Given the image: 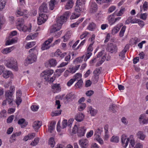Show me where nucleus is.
Here are the masks:
<instances>
[{"mask_svg": "<svg viewBox=\"0 0 148 148\" xmlns=\"http://www.w3.org/2000/svg\"><path fill=\"white\" fill-rule=\"evenodd\" d=\"M37 59V56L36 54L33 53L30 54L25 59V65H27L28 64H31L35 62Z\"/></svg>", "mask_w": 148, "mask_h": 148, "instance_id": "20e7f679", "label": "nucleus"}, {"mask_svg": "<svg viewBox=\"0 0 148 148\" xmlns=\"http://www.w3.org/2000/svg\"><path fill=\"white\" fill-rule=\"evenodd\" d=\"M13 87H11V88H12L11 91H8L6 92L5 94L6 99L3 101L2 103V105L4 106L6 104V102L7 101L9 104L10 105H12V102L13 99L12 97V92L14 91Z\"/></svg>", "mask_w": 148, "mask_h": 148, "instance_id": "f257e3e1", "label": "nucleus"}, {"mask_svg": "<svg viewBox=\"0 0 148 148\" xmlns=\"http://www.w3.org/2000/svg\"><path fill=\"white\" fill-rule=\"evenodd\" d=\"M96 27L95 24L94 23H92L89 24L88 27V29L89 30H93L95 29Z\"/></svg>", "mask_w": 148, "mask_h": 148, "instance_id": "ea45409f", "label": "nucleus"}, {"mask_svg": "<svg viewBox=\"0 0 148 148\" xmlns=\"http://www.w3.org/2000/svg\"><path fill=\"white\" fill-rule=\"evenodd\" d=\"M12 72L9 71H6L3 72V76L5 78H7L12 75Z\"/></svg>", "mask_w": 148, "mask_h": 148, "instance_id": "2f4dec72", "label": "nucleus"}, {"mask_svg": "<svg viewBox=\"0 0 148 148\" xmlns=\"http://www.w3.org/2000/svg\"><path fill=\"white\" fill-rule=\"evenodd\" d=\"M73 79H71L67 83V85L68 86H70L75 82Z\"/></svg>", "mask_w": 148, "mask_h": 148, "instance_id": "680f3d73", "label": "nucleus"}, {"mask_svg": "<svg viewBox=\"0 0 148 148\" xmlns=\"http://www.w3.org/2000/svg\"><path fill=\"white\" fill-rule=\"evenodd\" d=\"M22 101V100L21 99V97H16V103L17 105H19L21 103V102Z\"/></svg>", "mask_w": 148, "mask_h": 148, "instance_id": "052dcab7", "label": "nucleus"}, {"mask_svg": "<svg viewBox=\"0 0 148 148\" xmlns=\"http://www.w3.org/2000/svg\"><path fill=\"white\" fill-rule=\"evenodd\" d=\"M86 130V128L84 127H78L77 125H75L73 129V132L74 134L77 132L78 136L81 137L84 136Z\"/></svg>", "mask_w": 148, "mask_h": 148, "instance_id": "f03ea898", "label": "nucleus"}, {"mask_svg": "<svg viewBox=\"0 0 148 148\" xmlns=\"http://www.w3.org/2000/svg\"><path fill=\"white\" fill-rule=\"evenodd\" d=\"M134 148H143V146L141 144L138 143L136 145Z\"/></svg>", "mask_w": 148, "mask_h": 148, "instance_id": "774afa93", "label": "nucleus"}, {"mask_svg": "<svg viewBox=\"0 0 148 148\" xmlns=\"http://www.w3.org/2000/svg\"><path fill=\"white\" fill-rule=\"evenodd\" d=\"M147 14L146 13L142 14L140 15V18L143 20H145L147 18Z\"/></svg>", "mask_w": 148, "mask_h": 148, "instance_id": "6e6d98bb", "label": "nucleus"}, {"mask_svg": "<svg viewBox=\"0 0 148 148\" xmlns=\"http://www.w3.org/2000/svg\"><path fill=\"white\" fill-rule=\"evenodd\" d=\"M66 17H65L63 15L58 17L56 20V22L58 23H61V25L64 22L67 21Z\"/></svg>", "mask_w": 148, "mask_h": 148, "instance_id": "b1692460", "label": "nucleus"}, {"mask_svg": "<svg viewBox=\"0 0 148 148\" xmlns=\"http://www.w3.org/2000/svg\"><path fill=\"white\" fill-rule=\"evenodd\" d=\"M52 91L54 93L58 92L60 91V88L59 84H53L52 86Z\"/></svg>", "mask_w": 148, "mask_h": 148, "instance_id": "dca6fc26", "label": "nucleus"}, {"mask_svg": "<svg viewBox=\"0 0 148 148\" xmlns=\"http://www.w3.org/2000/svg\"><path fill=\"white\" fill-rule=\"evenodd\" d=\"M17 38H14L12 39L11 40H8L6 43V45H9L12 44L16 43L17 42Z\"/></svg>", "mask_w": 148, "mask_h": 148, "instance_id": "c85d7f7f", "label": "nucleus"}, {"mask_svg": "<svg viewBox=\"0 0 148 148\" xmlns=\"http://www.w3.org/2000/svg\"><path fill=\"white\" fill-rule=\"evenodd\" d=\"M53 71L52 69L47 70L43 71L41 74V77H43L46 81L49 80L50 76L53 73Z\"/></svg>", "mask_w": 148, "mask_h": 148, "instance_id": "39448f33", "label": "nucleus"}, {"mask_svg": "<svg viewBox=\"0 0 148 148\" xmlns=\"http://www.w3.org/2000/svg\"><path fill=\"white\" fill-rule=\"evenodd\" d=\"M69 70L71 73H74L77 70V67H73L71 69H70Z\"/></svg>", "mask_w": 148, "mask_h": 148, "instance_id": "e2e57ef3", "label": "nucleus"}, {"mask_svg": "<svg viewBox=\"0 0 148 148\" xmlns=\"http://www.w3.org/2000/svg\"><path fill=\"white\" fill-rule=\"evenodd\" d=\"M14 49V47H11L9 48H7L2 50L1 52L4 54H6L10 52Z\"/></svg>", "mask_w": 148, "mask_h": 148, "instance_id": "cd10ccee", "label": "nucleus"}, {"mask_svg": "<svg viewBox=\"0 0 148 148\" xmlns=\"http://www.w3.org/2000/svg\"><path fill=\"white\" fill-rule=\"evenodd\" d=\"M61 114V112H52L51 114V116H57Z\"/></svg>", "mask_w": 148, "mask_h": 148, "instance_id": "69168bd1", "label": "nucleus"}, {"mask_svg": "<svg viewBox=\"0 0 148 148\" xmlns=\"http://www.w3.org/2000/svg\"><path fill=\"white\" fill-rule=\"evenodd\" d=\"M59 0H51L49 2V8L51 10H53L55 6L58 4Z\"/></svg>", "mask_w": 148, "mask_h": 148, "instance_id": "6ab92c4d", "label": "nucleus"}, {"mask_svg": "<svg viewBox=\"0 0 148 148\" xmlns=\"http://www.w3.org/2000/svg\"><path fill=\"white\" fill-rule=\"evenodd\" d=\"M83 82L82 79H80L75 84V86L77 88H81L82 86Z\"/></svg>", "mask_w": 148, "mask_h": 148, "instance_id": "7c9ffc66", "label": "nucleus"}, {"mask_svg": "<svg viewBox=\"0 0 148 148\" xmlns=\"http://www.w3.org/2000/svg\"><path fill=\"white\" fill-rule=\"evenodd\" d=\"M27 10H22L20 8H18L16 12V14L17 16H19L25 14Z\"/></svg>", "mask_w": 148, "mask_h": 148, "instance_id": "aec40b11", "label": "nucleus"}, {"mask_svg": "<svg viewBox=\"0 0 148 148\" xmlns=\"http://www.w3.org/2000/svg\"><path fill=\"white\" fill-rule=\"evenodd\" d=\"M139 123L141 125L147 124L148 123V119L147 118H146L139 121Z\"/></svg>", "mask_w": 148, "mask_h": 148, "instance_id": "de8ad7c7", "label": "nucleus"}, {"mask_svg": "<svg viewBox=\"0 0 148 148\" xmlns=\"http://www.w3.org/2000/svg\"><path fill=\"white\" fill-rule=\"evenodd\" d=\"M35 42H30L27 43L26 46L25 48L27 49H28L34 46L35 45Z\"/></svg>", "mask_w": 148, "mask_h": 148, "instance_id": "e433bc0d", "label": "nucleus"}, {"mask_svg": "<svg viewBox=\"0 0 148 148\" xmlns=\"http://www.w3.org/2000/svg\"><path fill=\"white\" fill-rule=\"evenodd\" d=\"M80 15V14H76L75 13H74L72 14L71 15L70 19H75L77 18Z\"/></svg>", "mask_w": 148, "mask_h": 148, "instance_id": "09e8293b", "label": "nucleus"}, {"mask_svg": "<svg viewBox=\"0 0 148 148\" xmlns=\"http://www.w3.org/2000/svg\"><path fill=\"white\" fill-rule=\"evenodd\" d=\"M49 144L51 147H53L55 144V142L53 138H51L49 141Z\"/></svg>", "mask_w": 148, "mask_h": 148, "instance_id": "f704fd0d", "label": "nucleus"}, {"mask_svg": "<svg viewBox=\"0 0 148 148\" xmlns=\"http://www.w3.org/2000/svg\"><path fill=\"white\" fill-rule=\"evenodd\" d=\"M122 145L123 147L125 148L127 146L130 139L127 138V136L125 134L123 135L121 137Z\"/></svg>", "mask_w": 148, "mask_h": 148, "instance_id": "9b49d317", "label": "nucleus"}, {"mask_svg": "<svg viewBox=\"0 0 148 148\" xmlns=\"http://www.w3.org/2000/svg\"><path fill=\"white\" fill-rule=\"evenodd\" d=\"M123 25V24H121L120 25H117L112 30L111 34L113 35L116 34L119 32L121 27Z\"/></svg>", "mask_w": 148, "mask_h": 148, "instance_id": "5701e85b", "label": "nucleus"}, {"mask_svg": "<svg viewBox=\"0 0 148 148\" xmlns=\"http://www.w3.org/2000/svg\"><path fill=\"white\" fill-rule=\"evenodd\" d=\"M110 141L112 142L117 143L119 141V138L118 136L114 137L113 136L110 139Z\"/></svg>", "mask_w": 148, "mask_h": 148, "instance_id": "c03bdc74", "label": "nucleus"}, {"mask_svg": "<svg viewBox=\"0 0 148 148\" xmlns=\"http://www.w3.org/2000/svg\"><path fill=\"white\" fill-rule=\"evenodd\" d=\"M21 132H16L15 133H13L12 136H11L10 138L13 139H14L13 138H14L16 136H19L21 135Z\"/></svg>", "mask_w": 148, "mask_h": 148, "instance_id": "603ef678", "label": "nucleus"}, {"mask_svg": "<svg viewBox=\"0 0 148 148\" xmlns=\"http://www.w3.org/2000/svg\"><path fill=\"white\" fill-rule=\"evenodd\" d=\"M84 57V56L83 55L81 57H79L77 58L75 60L74 62H78L79 63H81L83 61V59Z\"/></svg>", "mask_w": 148, "mask_h": 148, "instance_id": "a18cd8bd", "label": "nucleus"}, {"mask_svg": "<svg viewBox=\"0 0 148 148\" xmlns=\"http://www.w3.org/2000/svg\"><path fill=\"white\" fill-rule=\"evenodd\" d=\"M39 142V139L38 138H36L30 144V145L33 146H36Z\"/></svg>", "mask_w": 148, "mask_h": 148, "instance_id": "58836bf2", "label": "nucleus"}, {"mask_svg": "<svg viewBox=\"0 0 148 148\" xmlns=\"http://www.w3.org/2000/svg\"><path fill=\"white\" fill-rule=\"evenodd\" d=\"M67 121L66 119L64 120L62 122V127L60 126V121L59 120L57 124V130L60 132L61 131V128L64 129L66 127L67 125Z\"/></svg>", "mask_w": 148, "mask_h": 148, "instance_id": "9d476101", "label": "nucleus"}, {"mask_svg": "<svg viewBox=\"0 0 148 148\" xmlns=\"http://www.w3.org/2000/svg\"><path fill=\"white\" fill-rule=\"evenodd\" d=\"M130 148H134L135 145L134 140L133 139H130Z\"/></svg>", "mask_w": 148, "mask_h": 148, "instance_id": "8fccbe9b", "label": "nucleus"}, {"mask_svg": "<svg viewBox=\"0 0 148 148\" xmlns=\"http://www.w3.org/2000/svg\"><path fill=\"white\" fill-rule=\"evenodd\" d=\"M80 105L79 106L78 109L79 111L84 110L86 107V104L85 103L80 104Z\"/></svg>", "mask_w": 148, "mask_h": 148, "instance_id": "79ce46f5", "label": "nucleus"}, {"mask_svg": "<svg viewBox=\"0 0 148 148\" xmlns=\"http://www.w3.org/2000/svg\"><path fill=\"white\" fill-rule=\"evenodd\" d=\"M94 93V92L92 90H90L87 91L86 94L88 96H91Z\"/></svg>", "mask_w": 148, "mask_h": 148, "instance_id": "864d4df0", "label": "nucleus"}, {"mask_svg": "<svg viewBox=\"0 0 148 148\" xmlns=\"http://www.w3.org/2000/svg\"><path fill=\"white\" fill-rule=\"evenodd\" d=\"M126 28V27L125 25L123 26L122 28L119 32V36L120 37H122L123 36L124 34L125 30Z\"/></svg>", "mask_w": 148, "mask_h": 148, "instance_id": "c9c22d12", "label": "nucleus"}, {"mask_svg": "<svg viewBox=\"0 0 148 148\" xmlns=\"http://www.w3.org/2000/svg\"><path fill=\"white\" fill-rule=\"evenodd\" d=\"M75 7V11L77 12H79L81 11L82 5L84 4V0H77Z\"/></svg>", "mask_w": 148, "mask_h": 148, "instance_id": "1a4fd4ad", "label": "nucleus"}, {"mask_svg": "<svg viewBox=\"0 0 148 148\" xmlns=\"http://www.w3.org/2000/svg\"><path fill=\"white\" fill-rule=\"evenodd\" d=\"M39 108L38 106L32 105L31 107V109L32 111H37Z\"/></svg>", "mask_w": 148, "mask_h": 148, "instance_id": "3c124183", "label": "nucleus"}, {"mask_svg": "<svg viewBox=\"0 0 148 148\" xmlns=\"http://www.w3.org/2000/svg\"><path fill=\"white\" fill-rule=\"evenodd\" d=\"M14 117L13 115H12L9 116L7 120V123H11L14 119Z\"/></svg>", "mask_w": 148, "mask_h": 148, "instance_id": "5fc2aeb1", "label": "nucleus"}, {"mask_svg": "<svg viewBox=\"0 0 148 148\" xmlns=\"http://www.w3.org/2000/svg\"><path fill=\"white\" fill-rule=\"evenodd\" d=\"M97 9V4L95 2H92L90 4V11L91 13L96 12Z\"/></svg>", "mask_w": 148, "mask_h": 148, "instance_id": "a878e982", "label": "nucleus"}, {"mask_svg": "<svg viewBox=\"0 0 148 148\" xmlns=\"http://www.w3.org/2000/svg\"><path fill=\"white\" fill-rule=\"evenodd\" d=\"M57 63L56 60L52 58L48 61V63L47 64H46V66L47 67H54Z\"/></svg>", "mask_w": 148, "mask_h": 148, "instance_id": "f3484780", "label": "nucleus"}, {"mask_svg": "<svg viewBox=\"0 0 148 148\" xmlns=\"http://www.w3.org/2000/svg\"><path fill=\"white\" fill-rule=\"evenodd\" d=\"M75 97V95L72 92H71L67 94L65 98L67 100H68L70 99H74Z\"/></svg>", "mask_w": 148, "mask_h": 148, "instance_id": "c756f323", "label": "nucleus"}, {"mask_svg": "<svg viewBox=\"0 0 148 148\" xmlns=\"http://www.w3.org/2000/svg\"><path fill=\"white\" fill-rule=\"evenodd\" d=\"M79 144L82 148H86L88 145V141L86 139H81L79 140Z\"/></svg>", "mask_w": 148, "mask_h": 148, "instance_id": "2eb2a0df", "label": "nucleus"}, {"mask_svg": "<svg viewBox=\"0 0 148 148\" xmlns=\"http://www.w3.org/2000/svg\"><path fill=\"white\" fill-rule=\"evenodd\" d=\"M128 49V46L126 45L124 49L120 53L119 56L121 59H123L125 57V54Z\"/></svg>", "mask_w": 148, "mask_h": 148, "instance_id": "393cba45", "label": "nucleus"}, {"mask_svg": "<svg viewBox=\"0 0 148 148\" xmlns=\"http://www.w3.org/2000/svg\"><path fill=\"white\" fill-rule=\"evenodd\" d=\"M73 4V3L72 0H70L66 4L65 6V9L66 10H69L71 9Z\"/></svg>", "mask_w": 148, "mask_h": 148, "instance_id": "bb28decb", "label": "nucleus"}, {"mask_svg": "<svg viewBox=\"0 0 148 148\" xmlns=\"http://www.w3.org/2000/svg\"><path fill=\"white\" fill-rule=\"evenodd\" d=\"M47 16L46 14H39V16L38 18V23L41 25L44 23L47 19Z\"/></svg>", "mask_w": 148, "mask_h": 148, "instance_id": "0eeeda50", "label": "nucleus"}, {"mask_svg": "<svg viewBox=\"0 0 148 148\" xmlns=\"http://www.w3.org/2000/svg\"><path fill=\"white\" fill-rule=\"evenodd\" d=\"M6 1L5 0H1L0 3V10H1L4 8L6 4Z\"/></svg>", "mask_w": 148, "mask_h": 148, "instance_id": "37998d69", "label": "nucleus"}, {"mask_svg": "<svg viewBox=\"0 0 148 148\" xmlns=\"http://www.w3.org/2000/svg\"><path fill=\"white\" fill-rule=\"evenodd\" d=\"M24 21V19L22 18H19L18 19V25L17 27H22Z\"/></svg>", "mask_w": 148, "mask_h": 148, "instance_id": "72a5a7b5", "label": "nucleus"}, {"mask_svg": "<svg viewBox=\"0 0 148 148\" xmlns=\"http://www.w3.org/2000/svg\"><path fill=\"white\" fill-rule=\"evenodd\" d=\"M53 39V38L51 37L45 41L42 46L41 49L44 50L49 49L50 47V44L52 41Z\"/></svg>", "mask_w": 148, "mask_h": 148, "instance_id": "6e6552de", "label": "nucleus"}, {"mask_svg": "<svg viewBox=\"0 0 148 148\" xmlns=\"http://www.w3.org/2000/svg\"><path fill=\"white\" fill-rule=\"evenodd\" d=\"M125 10V8H122L119 12L116 14L117 16H121L122 14L123 13V12Z\"/></svg>", "mask_w": 148, "mask_h": 148, "instance_id": "13d9d810", "label": "nucleus"}, {"mask_svg": "<svg viewBox=\"0 0 148 148\" xmlns=\"http://www.w3.org/2000/svg\"><path fill=\"white\" fill-rule=\"evenodd\" d=\"M109 108L110 110L114 111L117 110L118 107L116 105L113 104L110 106Z\"/></svg>", "mask_w": 148, "mask_h": 148, "instance_id": "a19ab883", "label": "nucleus"}, {"mask_svg": "<svg viewBox=\"0 0 148 148\" xmlns=\"http://www.w3.org/2000/svg\"><path fill=\"white\" fill-rule=\"evenodd\" d=\"M82 74L81 73H78L75 75L73 79L75 81L76 80L78 81L79 80L82 79Z\"/></svg>", "mask_w": 148, "mask_h": 148, "instance_id": "473e14b6", "label": "nucleus"}, {"mask_svg": "<svg viewBox=\"0 0 148 148\" xmlns=\"http://www.w3.org/2000/svg\"><path fill=\"white\" fill-rule=\"evenodd\" d=\"M42 125V123L41 121H35L33 123L32 127L36 131H37Z\"/></svg>", "mask_w": 148, "mask_h": 148, "instance_id": "4468645a", "label": "nucleus"}, {"mask_svg": "<svg viewBox=\"0 0 148 148\" xmlns=\"http://www.w3.org/2000/svg\"><path fill=\"white\" fill-rule=\"evenodd\" d=\"M148 3L146 1H145L143 5V7L144 10H147V8L148 7Z\"/></svg>", "mask_w": 148, "mask_h": 148, "instance_id": "338daca9", "label": "nucleus"}, {"mask_svg": "<svg viewBox=\"0 0 148 148\" xmlns=\"http://www.w3.org/2000/svg\"><path fill=\"white\" fill-rule=\"evenodd\" d=\"M106 50L111 53H115L117 51V47L115 44L109 43L108 44Z\"/></svg>", "mask_w": 148, "mask_h": 148, "instance_id": "423d86ee", "label": "nucleus"}, {"mask_svg": "<svg viewBox=\"0 0 148 148\" xmlns=\"http://www.w3.org/2000/svg\"><path fill=\"white\" fill-rule=\"evenodd\" d=\"M92 54V53L90 52H88L86 55V56L85 57V58L84 59V60L85 61H86L91 56V55Z\"/></svg>", "mask_w": 148, "mask_h": 148, "instance_id": "bf43d9fd", "label": "nucleus"}, {"mask_svg": "<svg viewBox=\"0 0 148 148\" xmlns=\"http://www.w3.org/2000/svg\"><path fill=\"white\" fill-rule=\"evenodd\" d=\"M61 24L56 23L53 25L51 27V29L50 30L51 33H53L60 30L62 26Z\"/></svg>", "mask_w": 148, "mask_h": 148, "instance_id": "f8f14e48", "label": "nucleus"}, {"mask_svg": "<svg viewBox=\"0 0 148 148\" xmlns=\"http://www.w3.org/2000/svg\"><path fill=\"white\" fill-rule=\"evenodd\" d=\"M39 14H43V13H47L49 11L47 8V5L45 3H42L39 8Z\"/></svg>", "mask_w": 148, "mask_h": 148, "instance_id": "ddd939ff", "label": "nucleus"}, {"mask_svg": "<svg viewBox=\"0 0 148 148\" xmlns=\"http://www.w3.org/2000/svg\"><path fill=\"white\" fill-rule=\"evenodd\" d=\"M56 123V121H54L51 122L49 125H48V131L50 133L52 132L54 130L55 125Z\"/></svg>", "mask_w": 148, "mask_h": 148, "instance_id": "a211bd4d", "label": "nucleus"}, {"mask_svg": "<svg viewBox=\"0 0 148 148\" xmlns=\"http://www.w3.org/2000/svg\"><path fill=\"white\" fill-rule=\"evenodd\" d=\"M75 119L78 122H81L83 121L84 118V114L81 113H79L75 116Z\"/></svg>", "mask_w": 148, "mask_h": 148, "instance_id": "4be33fe9", "label": "nucleus"}, {"mask_svg": "<svg viewBox=\"0 0 148 148\" xmlns=\"http://www.w3.org/2000/svg\"><path fill=\"white\" fill-rule=\"evenodd\" d=\"M88 34V33L86 32H84L82 34L80 37V38L81 39H82L86 37L87 36V35Z\"/></svg>", "mask_w": 148, "mask_h": 148, "instance_id": "4d7b16f0", "label": "nucleus"}, {"mask_svg": "<svg viewBox=\"0 0 148 148\" xmlns=\"http://www.w3.org/2000/svg\"><path fill=\"white\" fill-rule=\"evenodd\" d=\"M113 16V15H110L108 18V21L109 22V23L110 25H111L113 24L115 22V21L114 19V18L112 17Z\"/></svg>", "mask_w": 148, "mask_h": 148, "instance_id": "4c0bfd02", "label": "nucleus"}, {"mask_svg": "<svg viewBox=\"0 0 148 148\" xmlns=\"http://www.w3.org/2000/svg\"><path fill=\"white\" fill-rule=\"evenodd\" d=\"M137 138L142 140H143L146 137V135L143 132L139 131L136 134Z\"/></svg>", "mask_w": 148, "mask_h": 148, "instance_id": "412c9836", "label": "nucleus"}, {"mask_svg": "<svg viewBox=\"0 0 148 148\" xmlns=\"http://www.w3.org/2000/svg\"><path fill=\"white\" fill-rule=\"evenodd\" d=\"M7 66L8 67L17 70L18 67L16 60L12 58H11L8 60Z\"/></svg>", "mask_w": 148, "mask_h": 148, "instance_id": "7ed1b4c3", "label": "nucleus"}, {"mask_svg": "<svg viewBox=\"0 0 148 148\" xmlns=\"http://www.w3.org/2000/svg\"><path fill=\"white\" fill-rule=\"evenodd\" d=\"M61 114V112H52L51 114V116H57Z\"/></svg>", "mask_w": 148, "mask_h": 148, "instance_id": "0e129e2a", "label": "nucleus"}, {"mask_svg": "<svg viewBox=\"0 0 148 148\" xmlns=\"http://www.w3.org/2000/svg\"><path fill=\"white\" fill-rule=\"evenodd\" d=\"M101 68H97L94 71V74L96 75H95L98 76L101 72Z\"/></svg>", "mask_w": 148, "mask_h": 148, "instance_id": "49530a36", "label": "nucleus"}]
</instances>
